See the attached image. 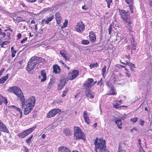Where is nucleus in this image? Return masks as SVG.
Wrapping results in <instances>:
<instances>
[{"label": "nucleus", "mask_w": 152, "mask_h": 152, "mask_svg": "<svg viewBox=\"0 0 152 152\" xmlns=\"http://www.w3.org/2000/svg\"><path fill=\"white\" fill-rule=\"evenodd\" d=\"M7 91H13L18 97L20 98L21 102L22 107H24V113L25 115L28 114L32 110L36 102L35 98L34 97H31L25 102L24 97L19 88L16 86L10 87L7 90Z\"/></svg>", "instance_id": "obj_1"}, {"label": "nucleus", "mask_w": 152, "mask_h": 152, "mask_svg": "<svg viewBox=\"0 0 152 152\" xmlns=\"http://www.w3.org/2000/svg\"><path fill=\"white\" fill-rule=\"evenodd\" d=\"M118 10L121 18H122L124 21L125 22L127 25L129 26V28H128L129 30L132 33V28L131 25L132 23V20L129 16V12H126L125 10H121L120 9H118Z\"/></svg>", "instance_id": "obj_2"}, {"label": "nucleus", "mask_w": 152, "mask_h": 152, "mask_svg": "<svg viewBox=\"0 0 152 152\" xmlns=\"http://www.w3.org/2000/svg\"><path fill=\"white\" fill-rule=\"evenodd\" d=\"M94 144L96 152H105L106 146L105 140H103L102 138L99 139L96 138L94 140Z\"/></svg>", "instance_id": "obj_3"}, {"label": "nucleus", "mask_w": 152, "mask_h": 152, "mask_svg": "<svg viewBox=\"0 0 152 152\" xmlns=\"http://www.w3.org/2000/svg\"><path fill=\"white\" fill-rule=\"evenodd\" d=\"M74 138L75 139H83L84 135L81 129L78 127H75L74 128Z\"/></svg>", "instance_id": "obj_4"}, {"label": "nucleus", "mask_w": 152, "mask_h": 152, "mask_svg": "<svg viewBox=\"0 0 152 152\" xmlns=\"http://www.w3.org/2000/svg\"><path fill=\"white\" fill-rule=\"evenodd\" d=\"M37 61L35 60L34 56L32 57L28 61L27 66V70L30 72L34 69L37 64Z\"/></svg>", "instance_id": "obj_5"}, {"label": "nucleus", "mask_w": 152, "mask_h": 152, "mask_svg": "<svg viewBox=\"0 0 152 152\" xmlns=\"http://www.w3.org/2000/svg\"><path fill=\"white\" fill-rule=\"evenodd\" d=\"M36 128V126H33L28 129L25 130L23 132L19 134L18 136L20 138H24L30 134Z\"/></svg>", "instance_id": "obj_6"}, {"label": "nucleus", "mask_w": 152, "mask_h": 152, "mask_svg": "<svg viewBox=\"0 0 152 152\" xmlns=\"http://www.w3.org/2000/svg\"><path fill=\"white\" fill-rule=\"evenodd\" d=\"M85 26L83 22L80 21L77 24L75 30L80 33H82L85 30Z\"/></svg>", "instance_id": "obj_7"}, {"label": "nucleus", "mask_w": 152, "mask_h": 152, "mask_svg": "<svg viewBox=\"0 0 152 152\" xmlns=\"http://www.w3.org/2000/svg\"><path fill=\"white\" fill-rule=\"evenodd\" d=\"M79 74V71L78 70H73L69 74L68 77L69 79L71 80H74L78 75Z\"/></svg>", "instance_id": "obj_8"}, {"label": "nucleus", "mask_w": 152, "mask_h": 152, "mask_svg": "<svg viewBox=\"0 0 152 152\" xmlns=\"http://www.w3.org/2000/svg\"><path fill=\"white\" fill-rule=\"evenodd\" d=\"M61 111V110L59 109H53L48 113L47 116L48 118L53 117L58 113L60 112Z\"/></svg>", "instance_id": "obj_9"}, {"label": "nucleus", "mask_w": 152, "mask_h": 152, "mask_svg": "<svg viewBox=\"0 0 152 152\" xmlns=\"http://www.w3.org/2000/svg\"><path fill=\"white\" fill-rule=\"evenodd\" d=\"M94 80L92 78H88L84 83V86L87 88H90L93 86Z\"/></svg>", "instance_id": "obj_10"}, {"label": "nucleus", "mask_w": 152, "mask_h": 152, "mask_svg": "<svg viewBox=\"0 0 152 152\" xmlns=\"http://www.w3.org/2000/svg\"><path fill=\"white\" fill-rule=\"evenodd\" d=\"M55 16L57 24L58 25L60 24L62 22V19L60 13L58 12L56 13Z\"/></svg>", "instance_id": "obj_11"}, {"label": "nucleus", "mask_w": 152, "mask_h": 152, "mask_svg": "<svg viewBox=\"0 0 152 152\" xmlns=\"http://www.w3.org/2000/svg\"><path fill=\"white\" fill-rule=\"evenodd\" d=\"M107 86L110 88V92L108 94L110 95H114L116 94V93L115 91V90L113 86L111 85L110 82L107 83Z\"/></svg>", "instance_id": "obj_12"}, {"label": "nucleus", "mask_w": 152, "mask_h": 152, "mask_svg": "<svg viewBox=\"0 0 152 152\" xmlns=\"http://www.w3.org/2000/svg\"><path fill=\"white\" fill-rule=\"evenodd\" d=\"M86 96L88 98V100L90 101V99L91 100L94 98L95 96V94L91 91H88L86 93Z\"/></svg>", "instance_id": "obj_13"}, {"label": "nucleus", "mask_w": 152, "mask_h": 152, "mask_svg": "<svg viewBox=\"0 0 152 152\" xmlns=\"http://www.w3.org/2000/svg\"><path fill=\"white\" fill-rule=\"evenodd\" d=\"M0 131L8 133L9 132L5 125L0 120Z\"/></svg>", "instance_id": "obj_14"}, {"label": "nucleus", "mask_w": 152, "mask_h": 152, "mask_svg": "<svg viewBox=\"0 0 152 152\" xmlns=\"http://www.w3.org/2000/svg\"><path fill=\"white\" fill-rule=\"evenodd\" d=\"M41 73V75L40 76H39V78L40 79L41 81H44L46 79V73L44 70H42Z\"/></svg>", "instance_id": "obj_15"}, {"label": "nucleus", "mask_w": 152, "mask_h": 152, "mask_svg": "<svg viewBox=\"0 0 152 152\" xmlns=\"http://www.w3.org/2000/svg\"><path fill=\"white\" fill-rule=\"evenodd\" d=\"M58 152H71V151L67 148L64 146H61L58 148Z\"/></svg>", "instance_id": "obj_16"}, {"label": "nucleus", "mask_w": 152, "mask_h": 152, "mask_svg": "<svg viewBox=\"0 0 152 152\" xmlns=\"http://www.w3.org/2000/svg\"><path fill=\"white\" fill-rule=\"evenodd\" d=\"M53 72L56 74H58L61 72V69L59 66L56 64L53 65Z\"/></svg>", "instance_id": "obj_17"}, {"label": "nucleus", "mask_w": 152, "mask_h": 152, "mask_svg": "<svg viewBox=\"0 0 152 152\" xmlns=\"http://www.w3.org/2000/svg\"><path fill=\"white\" fill-rule=\"evenodd\" d=\"M66 83L65 80H61L60 83L58 85V90H61L64 87L65 84Z\"/></svg>", "instance_id": "obj_18"}, {"label": "nucleus", "mask_w": 152, "mask_h": 152, "mask_svg": "<svg viewBox=\"0 0 152 152\" xmlns=\"http://www.w3.org/2000/svg\"><path fill=\"white\" fill-rule=\"evenodd\" d=\"M60 54L66 60L69 59V56H66V52L64 50H61L60 52Z\"/></svg>", "instance_id": "obj_19"}, {"label": "nucleus", "mask_w": 152, "mask_h": 152, "mask_svg": "<svg viewBox=\"0 0 152 152\" xmlns=\"http://www.w3.org/2000/svg\"><path fill=\"white\" fill-rule=\"evenodd\" d=\"M35 60L37 61V63L38 62L45 63L46 62V61L44 59L40 57L34 56Z\"/></svg>", "instance_id": "obj_20"}, {"label": "nucleus", "mask_w": 152, "mask_h": 152, "mask_svg": "<svg viewBox=\"0 0 152 152\" xmlns=\"http://www.w3.org/2000/svg\"><path fill=\"white\" fill-rule=\"evenodd\" d=\"M8 108L11 109L12 110H17V111H18L21 114L22 113V112L20 110V108L14 106L13 105L9 106L8 107Z\"/></svg>", "instance_id": "obj_21"}, {"label": "nucleus", "mask_w": 152, "mask_h": 152, "mask_svg": "<svg viewBox=\"0 0 152 152\" xmlns=\"http://www.w3.org/2000/svg\"><path fill=\"white\" fill-rule=\"evenodd\" d=\"M3 102L6 104L7 103V100L6 98L0 95V104H1Z\"/></svg>", "instance_id": "obj_22"}, {"label": "nucleus", "mask_w": 152, "mask_h": 152, "mask_svg": "<svg viewBox=\"0 0 152 152\" xmlns=\"http://www.w3.org/2000/svg\"><path fill=\"white\" fill-rule=\"evenodd\" d=\"M120 105L118 102V100H116L113 104V106L115 108L118 109L120 107H124V106H120Z\"/></svg>", "instance_id": "obj_23"}, {"label": "nucleus", "mask_w": 152, "mask_h": 152, "mask_svg": "<svg viewBox=\"0 0 152 152\" xmlns=\"http://www.w3.org/2000/svg\"><path fill=\"white\" fill-rule=\"evenodd\" d=\"M8 78V74L5 76L2 77L0 79V84H2L4 83Z\"/></svg>", "instance_id": "obj_24"}, {"label": "nucleus", "mask_w": 152, "mask_h": 152, "mask_svg": "<svg viewBox=\"0 0 152 152\" xmlns=\"http://www.w3.org/2000/svg\"><path fill=\"white\" fill-rule=\"evenodd\" d=\"M115 123L117 124V126L119 129H121L122 123L121 120L120 119L117 120L115 121Z\"/></svg>", "instance_id": "obj_25"}, {"label": "nucleus", "mask_w": 152, "mask_h": 152, "mask_svg": "<svg viewBox=\"0 0 152 152\" xmlns=\"http://www.w3.org/2000/svg\"><path fill=\"white\" fill-rule=\"evenodd\" d=\"M54 18V16L52 15L50 17L47 18L45 20V23L46 24H48L49 22L52 21Z\"/></svg>", "instance_id": "obj_26"}, {"label": "nucleus", "mask_w": 152, "mask_h": 152, "mask_svg": "<svg viewBox=\"0 0 152 152\" xmlns=\"http://www.w3.org/2000/svg\"><path fill=\"white\" fill-rule=\"evenodd\" d=\"M63 133L65 135H69L71 134V131L69 129H64Z\"/></svg>", "instance_id": "obj_27"}, {"label": "nucleus", "mask_w": 152, "mask_h": 152, "mask_svg": "<svg viewBox=\"0 0 152 152\" xmlns=\"http://www.w3.org/2000/svg\"><path fill=\"white\" fill-rule=\"evenodd\" d=\"M89 38H96L95 33L93 31L90 32L89 33Z\"/></svg>", "instance_id": "obj_28"}, {"label": "nucleus", "mask_w": 152, "mask_h": 152, "mask_svg": "<svg viewBox=\"0 0 152 152\" xmlns=\"http://www.w3.org/2000/svg\"><path fill=\"white\" fill-rule=\"evenodd\" d=\"M69 90V89L68 88H66L65 90L63 91V93L62 95L61 96L62 97H64L66 95Z\"/></svg>", "instance_id": "obj_29"}, {"label": "nucleus", "mask_w": 152, "mask_h": 152, "mask_svg": "<svg viewBox=\"0 0 152 152\" xmlns=\"http://www.w3.org/2000/svg\"><path fill=\"white\" fill-rule=\"evenodd\" d=\"M81 43L84 45H88L89 43V41L88 40L84 39L81 42Z\"/></svg>", "instance_id": "obj_30"}, {"label": "nucleus", "mask_w": 152, "mask_h": 152, "mask_svg": "<svg viewBox=\"0 0 152 152\" xmlns=\"http://www.w3.org/2000/svg\"><path fill=\"white\" fill-rule=\"evenodd\" d=\"M68 20H66L65 22L63 23V25L61 26V28H63L67 27L68 25Z\"/></svg>", "instance_id": "obj_31"}, {"label": "nucleus", "mask_w": 152, "mask_h": 152, "mask_svg": "<svg viewBox=\"0 0 152 152\" xmlns=\"http://www.w3.org/2000/svg\"><path fill=\"white\" fill-rule=\"evenodd\" d=\"M131 44L133 46V48L134 49V50H135V45L134 43V39H132L131 40Z\"/></svg>", "instance_id": "obj_32"}, {"label": "nucleus", "mask_w": 152, "mask_h": 152, "mask_svg": "<svg viewBox=\"0 0 152 152\" xmlns=\"http://www.w3.org/2000/svg\"><path fill=\"white\" fill-rule=\"evenodd\" d=\"M129 7L130 9V12L131 13H133L134 12L133 8L134 7L133 6V4H129Z\"/></svg>", "instance_id": "obj_33"}, {"label": "nucleus", "mask_w": 152, "mask_h": 152, "mask_svg": "<svg viewBox=\"0 0 152 152\" xmlns=\"http://www.w3.org/2000/svg\"><path fill=\"white\" fill-rule=\"evenodd\" d=\"M106 67L105 66H104L102 69V75L103 76H104V74L105 73L106 71Z\"/></svg>", "instance_id": "obj_34"}, {"label": "nucleus", "mask_w": 152, "mask_h": 152, "mask_svg": "<svg viewBox=\"0 0 152 152\" xmlns=\"http://www.w3.org/2000/svg\"><path fill=\"white\" fill-rule=\"evenodd\" d=\"M107 3V6L108 8H110V4L112 2V0H105Z\"/></svg>", "instance_id": "obj_35"}, {"label": "nucleus", "mask_w": 152, "mask_h": 152, "mask_svg": "<svg viewBox=\"0 0 152 152\" xmlns=\"http://www.w3.org/2000/svg\"><path fill=\"white\" fill-rule=\"evenodd\" d=\"M33 135H31L30 137H29L26 140V142L27 143H30L31 142V139L33 137Z\"/></svg>", "instance_id": "obj_36"}, {"label": "nucleus", "mask_w": 152, "mask_h": 152, "mask_svg": "<svg viewBox=\"0 0 152 152\" xmlns=\"http://www.w3.org/2000/svg\"><path fill=\"white\" fill-rule=\"evenodd\" d=\"M98 66V64L97 63L94 64H91L90 65V67L91 69H92L93 68L97 67Z\"/></svg>", "instance_id": "obj_37"}, {"label": "nucleus", "mask_w": 152, "mask_h": 152, "mask_svg": "<svg viewBox=\"0 0 152 152\" xmlns=\"http://www.w3.org/2000/svg\"><path fill=\"white\" fill-rule=\"evenodd\" d=\"M126 3L127 4H133V0H125Z\"/></svg>", "instance_id": "obj_38"}, {"label": "nucleus", "mask_w": 152, "mask_h": 152, "mask_svg": "<svg viewBox=\"0 0 152 152\" xmlns=\"http://www.w3.org/2000/svg\"><path fill=\"white\" fill-rule=\"evenodd\" d=\"M128 65L129 66L131 70L133 71V69H132V67H134V65L133 64H132L131 63H128Z\"/></svg>", "instance_id": "obj_39"}, {"label": "nucleus", "mask_w": 152, "mask_h": 152, "mask_svg": "<svg viewBox=\"0 0 152 152\" xmlns=\"http://www.w3.org/2000/svg\"><path fill=\"white\" fill-rule=\"evenodd\" d=\"M112 25H110L109 26L108 28V33L109 34L111 35V33L112 30Z\"/></svg>", "instance_id": "obj_40"}, {"label": "nucleus", "mask_w": 152, "mask_h": 152, "mask_svg": "<svg viewBox=\"0 0 152 152\" xmlns=\"http://www.w3.org/2000/svg\"><path fill=\"white\" fill-rule=\"evenodd\" d=\"M125 70L127 71V72L125 73L126 76L128 77H130L131 75L129 73V72L127 71V69L126 68H125Z\"/></svg>", "instance_id": "obj_41"}, {"label": "nucleus", "mask_w": 152, "mask_h": 152, "mask_svg": "<svg viewBox=\"0 0 152 152\" xmlns=\"http://www.w3.org/2000/svg\"><path fill=\"white\" fill-rule=\"evenodd\" d=\"M138 119L137 118H132L131 119V121L133 122V123H135L137 121Z\"/></svg>", "instance_id": "obj_42"}, {"label": "nucleus", "mask_w": 152, "mask_h": 152, "mask_svg": "<svg viewBox=\"0 0 152 152\" xmlns=\"http://www.w3.org/2000/svg\"><path fill=\"white\" fill-rule=\"evenodd\" d=\"M88 114L87 112L86 111H84L83 112V118L84 119L86 118H88Z\"/></svg>", "instance_id": "obj_43"}, {"label": "nucleus", "mask_w": 152, "mask_h": 152, "mask_svg": "<svg viewBox=\"0 0 152 152\" xmlns=\"http://www.w3.org/2000/svg\"><path fill=\"white\" fill-rule=\"evenodd\" d=\"M85 122L87 124H89L90 123V121L88 118H86L84 119Z\"/></svg>", "instance_id": "obj_44"}, {"label": "nucleus", "mask_w": 152, "mask_h": 152, "mask_svg": "<svg viewBox=\"0 0 152 152\" xmlns=\"http://www.w3.org/2000/svg\"><path fill=\"white\" fill-rule=\"evenodd\" d=\"M11 50L12 53H16V51L15 50L13 47H12L11 48Z\"/></svg>", "instance_id": "obj_45"}, {"label": "nucleus", "mask_w": 152, "mask_h": 152, "mask_svg": "<svg viewBox=\"0 0 152 152\" xmlns=\"http://www.w3.org/2000/svg\"><path fill=\"white\" fill-rule=\"evenodd\" d=\"M0 35L2 37H4L6 36V34L4 32H2L1 31L0 32Z\"/></svg>", "instance_id": "obj_46"}, {"label": "nucleus", "mask_w": 152, "mask_h": 152, "mask_svg": "<svg viewBox=\"0 0 152 152\" xmlns=\"http://www.w3.org/2000/svg\"><path fill=\"white\" fill-rule=\"evenodd\" d=\"M27 2L30 3H33L36 2L37 0H26Z\"/></svg>", "instance_id": "obj_47"}, {"label": "nucleus", "mask_w": 152, "mask_h": 152, "mask_svg": "<svg viewBox=\"0 0 152 152\" xmlns=\"http://www.w3.org/2000/svg\"><path fill=\"white\" fill-rule=\"evenodd\" d=\"M7 29L5 30V31H7L8 30H9L11 32H12V31H13L12 29L10 27H7Z\"/></svg>", "instance_id": "obj_48"}, {"label": "nucleus", "mask_w": 152, "mask_h": 152, "mask_svg": "<svg viewBox=\"0 0 152 152\" xmlns=\"http://www.w3.org/2000/svg\"><path fill=\"white\" fill-rule=\"evenodd\" d=\"M63 66H64L65 68H66L68 70H69L70 69L69 67L66 66V65L64 63L62 64Z\"/></svg>", "instance_id": "obj_49"}, {"label": "nucleus", "mask_w": 152, "mask_h": 152, "mask_svg": "<svg viewBox=\"0 0 152 152\" xmlns=\"http://www.w3.org/2000/svg\"><path fill=\"white\" fill-rule=\"evenodd\" d=\"M10 42L7 41H4L2 43V45H5L9 43Z\"/></svg>", "instance_id": "obj_50"}, {"label": "nucleus", "mask_w": 152, "mask_h": 152, "mask_svg": "<svg viewBox=\"0 0 152 152\" xmlns=\"http://www.w3.org/2000/svg\"><path fill=\"white\" fill-rule=\"evenodd\" d=\"M144 121H142L141 120H140V124L142 126L144 125Z\"/></svg>", "instance_id": "obj_51"}, {"label": "nucleus", "mask_w": 152, "mask_h": 152, "mask_svg": "<svg viewBox=\"0 0 152 152\" xmlns=\"http://www.w3.org/2000/svg\"><path fill=\"white\" fill-rule=\"evenodd\" d=\"M138 143H139V148H141V140L140 139H139L138 140Z\"/></svg>", "instance_id": "obj_52"}, {"label": "nucleus", "mask_w": 152, "mask_h": 152, "mask_svg": "<svg viewBox=\"0 0 152 152\" xmlns=\"http://www.w3.org/2000/svg\"><path fill=\"white\" fill-rule=\"evenodd\" d=\"M137 130V129L135 128H134L131 129V131L132 132H133L134 131H136Z\"/></svg>", "instance_id": "obj_53"}, {"label": "nucleus", "mask_w": 152, "mask_h": 152, "mask_svg": "<svg viewBox=\"0 0 152 152\" xmlns=\"http://www.w3.org/2000/svg\"><path fill=\"white\" fill-rule=\"evenodd\" d=\"M21 34L20 33H19L17 35L18 38H21Z\"/></svg>", "instance_id": "obj_54"}, {"label": "nucleus", "mask_w": 152, "mask_h": 152, "mask_svg": "<svg viewBox=\"0 0 152 152\" xmlns=\"http://www.w3.org/2000/svg\"><path fill=\"white\" fill-rule=\"evenodd\" d=\"M139 151L140 152H145V151L142 149V148H139Z\"/></svg>", "instance_id": "obj_55"}, {"label": "nucleus", "mask_w": 152, "mask_h": 152, "mask_svg": "<svg viewBox=\"0 0 152 152\" xmlns=\"http://www.w3.org/2000/svg\"><path fill=\"white\" fill-rule=\"evenodd\" d=\"M27 39H23L21 41V43L22 44L24 43V42L26 41L27 40Z\"/></svg>", "instance_id": "obj_56"}, {"label": "nucleus", "mask_w": 152, "mask_h": 152, "mask_svg": "<svg viewBox=\"0 0 152 152\" xmlns=\"http://www.w3.org/2000/svg\"><path fill=\"white\" fill-rule=\"evenodd\" d=\"M21 5L23 7H27L26 6L25 4L24 3H20Z\"/></svg>", "instance_id": "obj_57"}, {"label": "nucleus", "mask_w": 152, "mask_h": 152, "mask_svg": "<svg viewBox=\"0 0 152 152\" xmlns=\"http://www.w3.org/2000/svg\"><path fill=\"white\" fill-rule=\"evenodd\" d=\"M24 151L25 152H28V149L26 147H25Z\"/></svg>", "instance_id": "obj_58"}, {"label": "nucleus", "mask_w": 152, "mask_h": 152, "mask_svg": "<svg viewBox=\"0 0 152 152\" xmlns=\"http://www.w3.org/2000/svg\"><path fill=\"white\" fill-rule=\"evenodd\" d=\"M150 6L152 8V1H151L149 2Z\"/></svg>", "instance_id": "obj_59"}, {"label": "nucleus", "mask_w": 152, "mask_h": 152, "mask_svg": "<svg viewBox=\"0 0 152 152\" xmlns=\"http://www.w3.org/2000/svg\"><path fill=\"white\" fill-rule=\"evenodd\" d=\"M97 126V124L96 123H95L93 125V127L94 128H96Z\"/></svg>", "instance_id": "obj_60"}, {"label": "nucleus", "mask_w": 152, "mask_h": 152, "mask_svg": "<svg viewBox=\"0 0 152 152\" xmlns=\"http://www.w3.org/2000/svg\"><path fill=\"white\" fill-rule=\"evenodd\" d=\"M118 102L119 103V104H120V105L123 103V101L121 100L119 101H118Z\"/></svg>", "instance_id": "obj_61"}, {"label": "nucleus", "mask_w": 152, "mask_h": 152, "mask_svg": "<svg viewBox=\"0 0 152 152\" xmlns=\"http://www.w3.org/2000/svg\"><path fill=\"white\" fill-rule=\"evenodd\" d=\"M42 137L43 139H44L45 138V136L44 134H43L42 135Z\"/></svg>", "instance_id": "obj_62"}, {"label": "nucleus", "mask_w": 152, "mask_h": 152, "mask_svg": "<svg viewBox=\"0 0 152 152\" xmlns=\"http://www.w3.org/2000/svg\"><path fill=\"white\" fill-rule=\"evenodd\" d=\"M4 68H2L0 71V72H1L2 73L4 71Z\"/></svg>", "instance_id": "obj_63"}, {"label": "nucleus", "mask_w": 152, "mask_h": 152, "mask_svg": "<svg viewBox=\"0 0 152 152\" xmlns=\"http://www.w3.org/2000/svg\"><path fill=\"white\" fill-rule=\"evenodd\" d=\"M118 152H122V150L119 148L118 150Z\"/></svg>", "instance_id": "obj_64"}]
</instances>
